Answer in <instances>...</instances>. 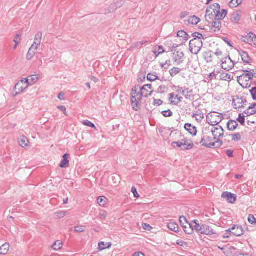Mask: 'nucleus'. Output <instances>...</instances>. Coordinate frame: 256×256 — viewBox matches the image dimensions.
<instances>
[{
	"label": "nucleus",
	"mask_w": 256,
	"mask_h": 256,
	"mask_svg": "<svg viewBox=\"0 0 256 256\" xmlns=\"http://www.w3.org/2000/svg\"><path fill=\"white\" fill-rule=\"evenodd\" d=\"M138 86H135L132 88L131 92V105L132 109L135 111L140 110V103L144 96V93H140L137 92Z\"/></svg>",
	"instance_id": "obj_1"
},
{
	"label": "nucleus",
	"mask_w": 256,
	"mask_h": 256,
	"mask_svg": "<svg viewBox=\"0 0 256 256\" xmlns=\"http://www.w3.org/2000/svg\"><path fill=\"white\" fill-rule=\"evenodd\" d=\"M244 73L237 77L238 82L243 88H250L251 86L248 82L255 76V74L248 70H243Z\"/></svg>",
	"instance_id": "obj_2"
},
{
	"label": "nucleus",
	"mask_w": 256,
	"mask_h": 256,
	"mask_svg": "<svg viewBox=\"0 0 256 256\" xmlns=\"http://www.w3.org/2000/svg\"><path fill=\"white\" fill-rule=\"evenodd\" d=\"M213 140V137L211 136L210 133L208 134L206 132H203L200 141L199 142H195V144L198 145L201 144L202 146L206 148H214V144L212 142Z\"/></svg>",
	"instance_id": "obj_3"
},
{
	"label": "nucleus",
	"mask_w": 256,
	"mask_h": 256,
	"mask_svg": "<svg viewBox=\"0 0 256 256\" xmlns=\"http://www.w3.org/2000/svg\"><path fill=\"white\" fill-rule=\"evenodd\" d=\"M223 119L222 115L216 112H211L206 117L207 122L212 126H217Z\"/></svg>",
	"instance_id": "obj_4"
},
{
	"label": "nucleus",
	"mask_w": 256,
	"mask_h": 256,
	"mask_svg": "<svg viewBox=\"0 0 256 256\" xmlns=\"http://www.w3.org/2000/svg\"><path fill=\"white\" fill-rule=\"evenodd\" d=\"M202 46V40L196 38H193L190 40L189 43L190 50L192 54H198Z\"/></svg>",
	"instance_id": "obj_5"
},
{
	"label": "nucleus",
	"mask_w": 256,
	"mask_h": 256,
	"mask_svg": "<svg viewBox=\"0 0 256 256\" xmlns=\"http://www.w3.org/2000/svg\"><path fill=\"white\" fill-rule=\"evenodd\" d=\"M220 61L222 68L226 71H229L232 69L236 64L229 56L222 58Z\"/></svg>",
	"instance_id": "obj_6"
},
{
	"label": "nucleus",
	"mask_w": 256,
	"mask_h": 256,
	"mask_svg": "<svg viewBox=\"0 0 256 256\" xmlns=\"http://www.w3.org/2000/svg\"><path fill=\"white\" fill-rule=\"evenodd\" d=\"M27 82H28V80H26V79H23L18 81L16 84L14 86V90L16 92V94H14V96L22 92L27 88L28 85Z\"/></svg>",
	"instance_id": "obj_7"
},
{
	"label": "nucleus",
	"mask_w": 256,
	"mask_h": 256,
	"mask_svg": "<svg viewBox=\"0 0 256 256\" xmlns=\"http://www.w3.org/2000/svg\"><path fill=\"white\" fill-rule=\"evenodd\" d=\"M208 132L212 134L213 139L220 138L224 136V130L222 127L220 126H218L217 127H213L210 131L208 130Z\"/></svg>",
	"instance_id": "obj_8"
},
{
	"label": "nucleus",
	"mask_w": 256,
	"mask_h": 256,
	"mask_svg": "<svg viewBox=\"0 0 256 256\" xmlns=\"http://www.w3.org/2000/svg\"><path fill=\"white\" fill-rule=\"evenodd\" d=\"M172 57L175 62L178 65L182 64L184 61V54L180 50H175L172 53Z\"/></svg>",
	"instance_id": "obj_9"
},
{
	"label": "nucleus",
	"mask_w": 256,
	"mask_h": 256,
	"mask_svg": "<svg viewBox=\"0 0 256 256\" xmlns=\"http://www.w3.org/2000/svg\"><path fill=\"white\" fill-rule=\"evenodd\" d=\"M222 197L224 198H226L228 202L230 204L234 203L236 200V194L228 192H224L222 194Z\"/></svg>",
	"instance_id": "obj_10"
},
{
	"label": "nucleus",
	"mask_w": 256,
	"mask_h": 256,
	"mask_svg": "<svg viewBox=\"0 0 256 256\" xmlns=\"http://www.w3.org/2000/svg\"><path fill=\"white\" fill-rule=\"evenodd\" d=\"M244 42L256 48V36L252 32H250L248 36L244 38Z\"/></svg>",
	"instance_id": "obj_11"
},
{
	"label": "nucleus",
	"mask_w": 256,
	"mask_h": 256,
	"mask_svg": "<svg viewBox=\"0 0 256 256\" xmlns=\"http://www.w3.org/2000/svg\"><path fill=\"white\" fill-rule=\"evenodd\" d=\"M238 51L244 63L248 64L252 62V60L250 58L247 52L242 50H240Z\"/></svg>",
	"instance_id": "obj_12"
},
{
	"label": "nucleus",
	"mask_w": 256,
	"mask_h": 256,
	"mask_svg": "<svg viewBox=\"0 0 256 256\" xmlns=\"http://www.w3.org/2000/svg\"><path fill=\"white\" fill-rule=\"evenodd\" d=\"M152 88V85L151 84H145L142 87L139 86L138 87V89L140 88V92H139L140 93H144V97L148 98V96H150L152 94V90L150 92V93H148V89L151 90Z\"/></svg>",
	"instance_id": "obj_13"
},
{
	"label": "nucleus",
	"mask_w": 256,
	"mask_h": 256,
	"mask_svg": "<svg viewBox=\"0 0 256 256\" xmlns=\"http://www.w3.org/2000/svg\"><path fill=\"white\" fill-rule=\"evenodd\" d=\"M232 234L234 236H240L244 233V230L240 226L234 225L232 228Z\"/></svg>",
	"instance_id": "obj_14"
},
{
	"label": "nucleus",
	"mask_w": 256,
	"mask_h": 256,
	"mask_svg": "<svg viewBox=\"0 0 256 256\" xmlns=\"http://www.w3.org/2000/svg\"><path fill=\"white\" fill-rule=\"evenodd\" d=\"M236 102L239 104V108H244L247 102L246 98L244 96L239 98L237 96L236 100H233L232 104L234 106H236Z\"/></svg>",
	"instance_id": "obj_15"
},
{
	"label": "nucleus",
	"mask_w": 256,
	"mask_h": 256,
	"mask_svg": "<svg viewBox=\"0 0 256 256\" xmlns=\"http://www.w3.org/2000/svg\"><path fill=\"white\" fill-rule=\"evenodd\" d=\"M200 234H202L211 236L214 234L215 233L214 232L213 230L207 224H202Z\"/></svg>",
	"instance_id": "obj_16"
},
{
	"label": "nucleus",
	"mask_w": 256,
	"mask_h": 256,
	"mask_svg": "<svg viewBox=\"0 0 256 256\" xmlns=\"http://www.w3.org/2000/svg\"><path fill=\"white\" fill-rule=\"evenodd\" d=\"M184 128L186 130H187L192 136H195L196 135V128L194 126H192V124L186 123L184 124Z\"/></svg>",
	"instance_id": "obj_17"
},
{
	"label": "nucleus",
	"mask_w": 256,
	"mask_h": 256,
	"mask_svg": "<svg viewBox=\"0 0 256 256\" xmlns=\"http://www.w3.org/2000/svg\"><path fill=\"white\" fill-rule=\"evenodd\" d=\"M212 24V28H211V30H212L213 28H215V30L213 31L214 32L220 31V28L222 26V23L220 20H214L212 21H210Z\"/></svg>",
	"instance_id": "obj_18"
},
{
	"label": "nucleus",
	"mask_w": 256,
	"mask_h": 256,
	"mask_svg": "<svg viewBox=\"0 0 256 256\" xmlns=\"http://www.w3.org/2000/svg\"><path fill=\"white\" fill-rule=\"evenodd\" d=\"M70 156L68 154H65L63 156V158L60 164V166L62 168H68L69 166V160Z\"/></svg>",
	"instance_id": "obj_19"
},
{
	"label": "nucleus",
	"mask_w": 256,
	"mask_h": 256,
	"mask_svg": "<svg viewBox=\"0 0 256 256\" xmlns=\"http://www.w3.org/2000/svg\"><path fill=\"white\" fill-rule=\"evenodd\" d=\"M216 14L212 13L211 12V10L210 9H206V20L208 22H210V21L216 20Z\"/></svg>",
	"instance_id": "obj_20"
},
{
	"label": "nucleus",
	"mask_w": 256,
	"mask_h": 256,
	"mask_svg": "<svg viewBox=\"0 0 256 256\" xmlns=\"http://www.w3.org/2000/svg\"><path fill=\"white\" fill-rule=\"evenodd\" d=\"M147 80L152 82H154L156 80H158L161 82H162L164 80V78L162 77V78H160L158 76L156 72H154L152 74L149 73L147 75Z\"/></svg>",
	"instance_id": "obj_21"
},
{
	"label": "nucleus",
	"mask_w": 256,
	"mask_h": 256,
	"mask_svg": "<svg viewBox=\"0 0 256 256\" xmlns=\"http://www.w3.org/2000/svg\"><path fill=\"white\" fill-rule=\"evenodd\" d=\"M227 128L230 131H234L238 126V124L234 120H230L227 123Z\"/></svg>",
	"instance_id": "obj_22"
},
{
	"label": "nucleus",
	"mask_w": 256,
	"mask_h": 256,
	"mask_svg": "<svg viewBox=\"0 0 256 256\" xmlns=\"http://www.w3.org/2000/svg\"><path fill=\"white\" fill-rule=\"evenodd\" d=\"M183 144L182 150H192L194 146V144L192 142H190V143H188V140L184 138L183 139Z\"/></svg>",
	"instance_id": "obj_23"
},
{
	"label": "nucleus",
	"mask_w": 256,
	"mask_h": 256,
	"mask_svg": "<svg viewBox=\"0 0 256 256\" xmlns=\"http://www.w3.org/2000/svg\"><path fill=\"white\" fill-rule=\"evenodd\" d=\"M227 14L228 12L225 9L222 10L221 12L219 10L218 12L216 13V20H220L224 19Z\"/></svg>",
	"instance_id": "obj_24"
},
{
	"label": "nucleus",
	"mask_w": 256,
	"mask_h": 256,
	"mask_svg": "<svg viewBox=\"0 0 256 256\" xmlns=\"http://www.w3.org/2000/svg\"><path fill=\"white\" fill-rule=\"evenodd\" d=\"M212 51L208 50L204 54V58L207 63L212 62L213 56Z\"/></svg>",
	"instance_id": "obj_25"
},
{
	"label": "nucleus",
	"mask_w": 256,
	"mask_h": 256,
	"mask_svg": "<svg viewBox=\"0 0 256 256\" xmlns=\"http://www.w3.org/2000/svg\"><path fill=\"white\" fill-rule=\"evenodd\" d=\"M233 76H232L230 74L225 73L222 72L220 74V79L222 80H226V81H231L233 80Z\"/></svg>",
	"instance_id": "obj_26"
},
{
	"label": "nucleus",
	"mask_w": 256,
	"mask_h": 256,
	"mask_svg": "<svg viewBox=\"0 0 256 256\" xmlns=\"http://www.w3.org/2000/svg\"><path fill=\"white\" fill-rule=\"evenodd\" d=\"M10 244L6 242L0 246V254L4 255L8 254L10 250Z\"/></svg>",
	"instance_id": "obj_27"
},
{
	"label": "nucleus",
	"mask_w": 256,
	"mask_h": 256,
	"mask_svg": "<svg viewBox=\"0 0 256 256\" xmlns=\"http://www.w3.org/2000/svg\"><path fill=\"white\" fill-rule=\"evenodd\" d=\"M182 228L184 232L188 234H192L194 232V228L190 224H186Z\"/></svg>",
	"instance_id": "obj_28"
},
{
	"label": "nucleus",
	"mask_w": 256,
	"mask_h": 256,
	"mask_svg": "<svg viewBox=\"0 0 256 256\" xmlns=\"http://www.w3.org/2000/svg\"><path fill=\"white\" fill-rule=\"evenodd\" d=\"M208 9L211 10V12L214 14L218 12V10L220 9V6L218 4L216 3L210 5Z\"/></svg>",
	"instance_id": "obj_29"
},
{
	"label": "nucleus",
	"mask_w": 256,
	"mask_h": 256,
	"mask_svg": "<svg viewBox=\"0 0 256 256\" xmlns=\"http://www.w3.org/2000/svg\"><path fill=\"white\" fill-rule=\"evenodd\" d=\"M168 228L172 231L175 232H178L179 227L178 225L175 222H170L167 224Z\"/></svg>",
	"instance_id": "obj_30"
},
{
	"label": "nucleus",
	"mask_w": 256,
	"mask_h": 256,
	"mask_svg": "<svg viewBox=\"0 0 256 256\" xmlns=\"http://www.w3.org/2000/svg\"><path fill=\"white\" fill-rule=\"evenodd\" d=\"M18 142L21 146L24 148L28 146V143L29 142L27 138L24 136H22L18 138Z\"/></svg>",
	"instance_id": "obj_31"
},
{
	"label": "nucleus",
	"mask_w": 256,
	"mask_h": 256,
	"mask_svg": "<svg viewBox=\"0 0 256 256\" xmlns=\"http://www.w3.org/2000/svg\"><path fill=\"white\" fill-rule=\"evenodd\" d=\"M26 80H28V82H27V84L28 85H32V84H34L35 82H36L38 79V76L36 75H32V76H30V77H29L28 78H26Z\"/></svg>",
	"instance_id": "obj_32"
},
{
	"label": "nucleus",
	"mask_w": 256,
	"mask_h": 256,
	"mask_svg": "<svg viewBox=\"0 0 256 256\" xmlns=\"http://www.w3.org/2000/svg\"><path fill=\"white\" fill-rule=\"evenodd\" d=\"M200 20L198 18L196 17L195 16H190L188 20L189 24H197L200 22Z\"/></svg>",
	"instance_id": "obj_33"
},
{
	"label": "nucleus",
	"mask_w": 256,
	"mask_h": 256,
	"mask_svg": "<svg viewBox=\"0 0 256 256\" xmlns=\"http://www.w3.org/2000/svg\"><path fill=\"white\" fill-rule=\"evenodd\" d=\"M177 36L182 38V40L186 42L188 40V34L184 30H180L177 32Z\"/></svg>",
	"instance_id": "obj_34"
},
{
	"label": "nucleus",
	"mask_w": 256,
	"mask_h": 256,
	"mask_svg": "<svg viewBox=\"0 0 256 256\" xmlns=\"http://www.w3.org/2000/svg\"><path fill=\"white\" fill-rule=\"evenodd\" d=\"M111 244L109 242L105 243L104 242H101L98 244V250H104L106 248H108L111 246Z\"/></svg>",
	"instance_id": "obj_35"
},
{
	"label": "nucleus",
	"mask_w": 256,
	"mask_h": 256,
	"mask_svg": "<svg viewBox=\"0 0 256 256\" xmlns=\"http://www.w3.org/2000/svg\"><path fill=\"white\" fill-rule=\"evenodd\" d=\"M242 0H231L229 3L230 8H236L238 6L242 4Z\"/></svg>",
	"instance_id": "obj_36"
},
{
	"label": "nucleus",
	"mask_w": 256,
	"mask_h": 256,
	"mask_svg": "<svg viewBox=\"0 0 256 256\" xmlns=\"http://www.w3.org/2000/svg\"><path fill=\"white\" fill-rule=\"evenodd\" d=\"M36 50H34V48H32V46H31L27 54L26 59L28 60H31L34 56Z\"/></svg>",
	"instance_id": "obj_37"
},
{
	"label": "nucleus",
	"mask_w": 256,
	"mask_h": 256,
	"mask_svg": "<svg viewBox=\"0 0 256 256\" xmlns=\"http://www.w3.org/2000/svg\"><path fill=\"white\" fill-rule=\"evenodd\" d=\"M240 16L238 13L236 12L233 13L230 17V20L233 22H238L240 20Z\"/></svg>",
	"instance_id": "obj_38"
},
{
	"label": "nucleus",
	"mask_w": 256,
	"mask_h": 256,
	"mask_svg": "<svg viewBox=\"0 0 256 256\" xmlns=\"http://www.w3.org/2000/svg\"><path fill=\"white\" fill-rule=\"evenodd\" d=\"M180 72V68L174 67L169 70L170 74L171 76L174 77L176 74H178Z\"/></svg>",
	"instance_id": "obj_39"
},
{
	"label": "nucleus",
	"mask_w": 256,
	"mask_h": 256,
	"mask_svg": "<svg viewBox=\"0 0 256 256\" xmlns=\"http://www.w3.org/2000/svg\"><path fill=\"white\" fill-rule=\"evenodd\" d=\"M124 2H125V0H118V2L114 4H112V6L114 10H116L118 8H120L122 6H123L124 4Z\"/></svg>",
	"instance_id": "obj_40"
},
{
	"label": "nucleus",
	"mask_w": 256,
	"mask_h": 256,
	"mask_svg": "<svg viewBox=\"0 0 256 256\" xmlns=\"http://www.w3.org/2000/svg\"><path fill=\"white\" fill-rule=\"evenodd\" d=\"M97 202L100 206H104L107 202V199L104 196H100L97 199Z\"/></svg>",
	"instance_id": "obj_41"
},
{
	"label": "nucleus",
	"mask_w": 256,
	"mask_h": 256,
	"mask_svg": "<svg viewBox=\"0 0 256 256\" xmlns=\"http://www.w3.org/2000/svg\"><path fill=\"white\" fill-rule=\"evenodd\" d=\"M62 242L60 240H57L52 245V248L54 250H59L62 248Z\"/></svg>",
	"instance_id": "obj_42"
},
{
	"label": "nucleus",
	"mask_w": 256,
	"mask_h": 256,
	"mask_svg": "<svg viewBox=\"0 0 256 256\" xmlns=\"http://www.w3.org/2000/svg\"><path fill=\"white\" fill-rule=\"evenodd\" d=\"M246 116V115H242V114H240L238 115V118L236 119V120L242 126L245 125V117Z\"/></svg>",
	"instance_id": "obj_43"
},
{
	"label": "nucleus",
	"mask_w": 256,
	"mask_h": 256,
	"mask_svg": "<svg viewBox=\"0 0 256 256\" xmlns=\"http://www.w3.org/2000/svg\"><path fill=\"white\" fill-rule=\"evenodd\" d=\"M183 144V140H178V142H174L172 143V146L175 148L176 147H178L179 148H180L182 150Z\"/></svg>",
	"instance_id": "obj_44"
},
{
	"label": "nucleus",
	"mask_w": 256,
	"mask_h": 256,
	"mask_svg": "<svg viewBox=\"0 0 256 256\" xmlns=\"http://www.w3.org/2000/svg\"><path fill=\"white\" fill-rule=\"evenodd\" d=\"M196 220H192V222L195 224V225L193 226L195 230L200 234V232H202V225L200 226L199 224L197 222Z\"/></svg>",
	"instance_id": "obj_45"
},
{
	"label": "nucleus",
	"mask_w": 256,
	"mask_h": 256,
	"mask_svg": "<svg viewBox=\"0 0 256 256\" xmlns=\"http://www.w3.org/2000/svg\"><path fill=\"white\" fill-rule=\"evenodd\" d=\"M86 230V227L84 226H76L74 228V232H82Z\"/></svg>",
	"instance_id": "obj_46"
},
{
	"label": "nucleus",
	"mask_w": 256,
	"mask_h": 256,
	"mask_svg": "<svg viewBox=\"0 0 256 256\" xmlns=\"http://www.w3.org/2000/svg\"><path fill=\"white\" fill-rule=\"evenodd\" d=\"M192 117L195 118L198 122H201L204 118L203 114H193Z\"/></svg>",
	"instance_id": "obj_47"
},
{
	"label": "nucleus",
	"mask_w": 256,
	"mask_h": 256,
	"mask_svg": "<svg viewBox=\"0 0 256 256\" xmlns=\"http://www.w3.org/2000/svg\"><path fill=\"white\" fill-rule=\"evenodd\" d=\"M216 141L214 142V148H220L223 144L222 140H220V138H216V139H214Z\"/></svg>",
	"instance_id": "obj_48"
},
{
	"label": "nucleus",
	"mask_w": 256,
	"mask_h": 256,
	"mask_svg": "<svg viewBox=\"0 0 256 256\" xmlns=\"http://www.w3.org/2000/svg\"><path fill=\"white\" fill-rule=\"evenodd\" d=\"M41 40H42L34 38V42L31 46L32 48H34V50H37L40 44Z\"/></svg>",
	"instance_id": "obj_49"
},
{
	"label": "nucleus",
	"mask_w": 256,
	"mask_h": 256,
	"mask_svg": "<svg viewBox=\"0 0 256 256\" xmlns=\"http://www.w3.org/2000/svg\"><path fill=\"white\" fill-rule=\"evenodd\" d=\"M179 220H180V222L182 227H183V226H185L186 224H189L186 218L184 216H180L179 218Z\"/></svg>",
	"instance_id": "obj_50"
},
{
	"label": "nucleus",
	"mask_w": 256,
	"mask_h": 256,
	"mask_svg": "<svg viewBox=\"0 0 256 256\" xmlns=\"http://www.w3.org/2000/svg\"><path fill=\"white\" fill-rule=\"evenodd\" d=\"M232 140L234 142H238L241 140L242 137L240 133H236L232 134Z\"/></svg>",
	"instance_id": "obj_51"
},
{
	"label": "nucleus",
	"mask_w": 256,
	"mask_h": 256,
	"mask_svg": "<svg viewBox=\"0 0 256 256\" xmlns=\"http://www.w3.org/2000/svg\"><path fill=\"white\" fill-rule=\"evenodd\" d=\"M248 222L254 225H256V218L253 214H250L248 216Z\"/></svg>",
	"instance_id": "obj_52"
},
{
	"label": "nucleus",
	"mask_w": 256,
	"mask_h": 256,
	"mask_svg": "<svg viewBox=\"0 0 256 256\" xmlns=\"http://www.w3.org/2000/svg\"><path fill=\"white\" fill-rule=\"evenodd\" d=\"M192 37H194V38H196L198 39L199 40H202V39H204V36L198 32H194L192 34Z\"/></svg>",
	"instance_id": "obj_53"
},
{
	"label": "nucleus",
	"mask_w": 256,
	"mask_h": 256,
	"mask_svg": "<svg viewBox=\"0 0 256 256\" xmlns=\"http://www.w3.org/2000/svg\"><path fill=\"white\" fill-rule=\"evenodd\" d=\"M162 114L166 118L172 116L173 114V113L170 110H166L162 111Z\"/></svg>",
	"instance_id": "obj_54"
},
{
	"label": "nucleus",
	"mask_w": 256,
	"mask_h": 256,
	"mask_svg": "<svg viewBox=\"0 0 256 256\" xmlns=\"http://www.w3.org/2000/svg\"><path fill=\"white\" fill-rule=\"evenodd\" d=\"M83 124L84 125V126H88L91 128H94V129L96 128V127L94 125V124L93 123H92L90 121V120H84L83 122Z\"/></svg>",
	"instance_id": "obj_55"
},
{
	"label": "nucleus",
	"mask_w": 256,
	"mask_h": 256,
	"mask_svg": "<svg viewBox=\"0 0 256 256\" xmlns=\"http://www.w3.org/2000/svg\"><path fill=\"white\" fill-rule=\"evenodd\" d=\"M217 75L218 74H216L214 72H213L210 74L206 79L208 82L212 81V80L216 79V78Z\"/></svg>",
	"instance_id": "obj_56"
},
{
	"label": "nucleus",
	"mask_w": 256,
	"mask_h": 256,
	"mask_svg": "<svg viewBox=\"0 0 256 256\" xmlns=\"http://www.w3.org/2000/svg\"><path fill=\"white\" fill-rule=\"evenodd\" d=\"M250 92L251 94L252 98L256 100V87H254L250 90Z\"/></svg>",
	"instance_id": "obj_57"
},
{
	"label": "nucleus",
	"mask_w": 256,
	"mask_h": 256,
	"mask_svg": "<svg viewBox=\"0 0 256 256\" xmlns=\"http://www.w3.org/2000/svg\"><path fill=\"white\" fill-rule=\"evenodd\" d=\"M160 66L164 70H167L168 67L170 66V62L167 60L165 63H161L160 64Z\"/></svg>",
	"instance_id": "obj_58"
},
{
	"label": "nucleus",
	"mask_w": 256,
	"mask_h": 256,
	"mask_svg": "<svg viewBox=\"0 0 256 256\" xmlns=\"http://www.w3.org/2000/svg\"><path fill=\"white\" fill-rule=\"evenodd\" d=\"M190 92L188 88H186L184 90H182L181 94L185 96L186 99L190 98V96L188 95Z\"/></svg>",
	"instance_id": "obj_59"
},
{
	"label": "nucleus",
	"mask_w": 256,
	"mask_h": 256,
	"mask_svg": "<svg viewBox=\"0 0 256 256\" xmlns=\"http://www.w3.org/2000/svg\"><path fill=\"white\" fill-rule=\"evenodd\" d=\"M163 103V102L162 100L160 99H155L154 98V103L153 104L156 106H161Z\"/></svg>",
	"instance_id": "obj_60"
},
{
	"label": "nucleus",
	"mask_w": 256,
	"mask_h": 256,
	"mask_svg": "<svg viewBox=\"0 0 256 256\" xmlns=\"http://www.w3.org/2000/svg\"><path fill=\"white\" fill-rule=\"evenodd\" d=\"M131 192L134 194V196L135 198H138L140 196V195L137 192L136 188L134 186L132 188Z\"/></svg>",
	"instance_id": "obj_61"
},
{
	"label": "nucleus",
	"mask_w": 256,
	"mask_h": 256,
	"mask_svg": "<svg viewBox=\"0 0 256 256\" xmlns=\"http://www.w3.org/2000/svg\"><path fill=\"white\" fill-rule=\"evenodd\" d=\"M222 40L228 45L230 47H232V48L233 47V45H232V42L229 40L228 38H225V37H223L222 38Z\"/></svg>",
	"instance_id": "obj_62"
},
{
	"label": "nucleus",
	"mask_w": 256,
	"mask_h": 256,
	"mask_svg": "<svg viewBox=\"0 0 256 256\" xmlns=\"http://www.w3.org/2000/svg\"><path fill=\"white\" fill-rule=\"evenodd\" d=\"M176 244H178L181 246H182V247L187 246H188V244L186 242H185L182 240H177Z\"/></svg>",
	"instance_id": "obj_63"
},
{
	"label": "nucleus",
	"mask_w": 256,
	"mask_h": 256,
	"mask_svg": "<svg viewBox=\"0 0 256 256\" xmlns=\"http://www.w3.org/2000/svg\"><path fill=\"white\" fill-rule=\"evenodd\" d=\"M108 216V213L104 211L102 212V213H100V218L101 220H105Z\"/></svg>",
	"instance_id": "obj_64"
}]
</instances>
